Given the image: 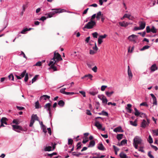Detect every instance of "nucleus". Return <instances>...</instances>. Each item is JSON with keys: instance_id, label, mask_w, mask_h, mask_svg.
<instances>
[{"instance_id": "nucleus-10", "label": "nucleus", "mask_w": 158, "mask_h": 158, "mask_svg": "<svg viewBox=\"0 0 158 158\" xmlns=\"http://www.w3.org/2000/svg\"><path fill=\"white\" fill-rule=\"evenodd\" d=\"M66 89V88H62L60 89V92L61 93L69 95H72L74 94V93L73 92H66L65 91Z\"/></svg>"}, {"instance_id": "nucleus-1", "label": "nucleus", "mask_w": 158, "mask_h": 158, "mask_svg": "<svg viewBox=\"0 0 158 158\" xmlns=\"http://www.w3.org/2000/svg\"><path fill=\"white\" fill-rule=\"evenodd\" d=\"M52 10L53 11L45 15L46 16H47V18L45 16H42L40 19V20L44 21L47 18H51L53 17V15L56 14H60L66 12V10L65 9H61L60 8L52 9Z\"/></svg>"}, {"instance_id": "nucleus-40", "label": "nucleus", "mask_w": 158, "mask_h": 158, "mask_svg": "<svg viewBox=\"0 0 158 158\" xmlns=\"http://www.w3.org/2000/svg\"><path fill=\"white\" fill-rule=\"evenodd\" d=\"M148 141L150 143H152L153 142L152 139L150 135L148 136Z\"/></svg>"}, {"instance_id": "nucleus-41", "label": "nucleus", "mask_w": 158, "mask_h": 158, "mask_svg": "<svg viewBox=\"0 0 158 158\" xmlns=\"http://www.w3.org/2000/svg\"><path fill=\"white\" fill-rule=\"evenodd\" d=\"M26 72V70H24L20 75V76H21V78H23L25 76Z\"/></svg>"}, {"instance_id": "nucleus-13", "label": "nucleus", "mask_w": 158, "mask_h": 158, "mask_svg": "<svg viewBox=\"0 0 158 158\" xmlns=\"http://www.w3.org/2000/svg\"><path fill=\"white\" fill-rule=\"evenodd\" d=\"M52 147L50 146L46 147L44 149V151H50L53 150L55 148V145H53V143H52Z\"/></svg>"}, {"instance_id": "nucleus-51", "label": "nucleus", "mask_w": 158, "mask_h": 158, "mask_svg": "<svg viewBox=\"0 0 158 158\" xmlns=\"http://www.w3.org/2000/svg\"><path fill=\"white\" fill-rule=\"evenodd\" d=\"M8 77L10 79L13 81L14 79V77L12 74H10L8 76Z\"/></svg>"}, {"instance_id": "nucleus-50", "label": "nucleus", "mask_w": 158, "mask_h": 158, "mask_svg": "<svg viewBox=\"0 0 158 158\" xmlns=\"http://www.w3.org/2000/svg\"><path fill=\"white\" fill-rule=\"evenodd\" d=\"M12 123H13L16 124L17 125L19 124V121L17 119H14L12 121Z\"/></svg>"}, {"instance_id": "nucleus-48", "label": "nucleus", "mask_w": 158, "mask_h": 158, "mask_svg": "<svg viewBox=\"0 0 158 158\" xmlns=\"http://www.w3.org/2000/svg\"><path fill=\"white\" fill-rule=\"evenodd\" d=\"M98 35V33L97 32H94L92 33V35L94 38H97Z\"/></svg>"}, {"instance_id": "nucleus-39", "label": "nucleus", "mask_w": 158, "mask_h": 158, "mask_svg": "<svg viewBox=\"0 0 158 158\" xmlns=\"http://www.w3.org/2000/svg\"><path fill=\"white\" fill-rule=\"evenodd\" d=\"M149 47H150V46H149L145 45V46H143L142 48L141 49H140V50L141 51H142L144 50L145 49H148Z\"/></svg>"}, {"instance_id": "nucleus-30", "label": "nucleus", "mask_w": 158, "mask_h": 158, "mask_svg": "<svg viewBox=\"0 0 158 158\" xmlns=\"http://www.w3.org/2000/svg\"><path fill=\"white\" fill-rule=\"evenodd\" d=\"M50 98V96L46 95H44L41 96L40 97L41 99H43L44 100H46L47 99H49Z\"/></svg>"}, {"instance_id": "nucleus-16", "label": "nucleus", "mask_w": 158, "mask_h": 158, "mask_svg": "<svg viewBox=\"0 0 158 158\" xmlns=\"http://www.w3.org/2000/svg\"><path fill=\"white\" fill-rule=\"evenodd\" d=\"M150 69L151 70V72H153L157 70L158 68L156 64H154L151 66L150 68Z\"/></svg>"}, {"instance_id": "nucleus-24", "label": "nucleus", "mask_w": 158, "mask_h": 158, "mask_svg": "<svg viewBox=\"0 0 158 158\" xmlns=\"http://www.w3.org/2000/svg\"><path fill=\"white\" fill-rule=\"evenodd\" d=\"M31 119L33 120L34 121H35V120L39 121V118L37 116V115L36 114H33L31 116Z\"/></svg>"}, {"instance_id": "nucleus-9", "label": "nucleus", "mask_w": 158, "mask_h": 158, "mask_svg": "<svg viewBox=\"0 0 158 158\" xmlns=\"http://www.w3.org/2000/svg\"><path fill=\"white\" fill-rule=\"evenodd\" d=\"M98 98L102 101V103L106 104L107 103V100L103 95H98Z\"/></svg>"}, {"instance_id": "nucleus-60", "label": "nucleus", "mask_w": 158, "mask_h": 158, "mask_svg": "<svg viewBox=\"0 0 158 158\" xmlns=\"http://www.w3.org/2000/svg\"><path fill=\"white\" fill-rule=\"evenodd\" d=\"M146 29V31L147 33H149L151 31V29L149 26H147Z\"/></svg>"}, {"instance_id": "nucleus-4", "label": "nucleus", "mask_w": 158, "mask_h": 158, "mask_svg": "<svg viewBox=\"0 0 158 158\" xmlns=\"http://www.w3.org/2000/svg\"><path fill=\"white\" fill-rule=\"evenodd\" d=\"M96 24L94 21L90 20L87 24L85 25L84 27L85 28L91 29L93 28Z\"/></svg>"}, {"instance_id": "nucleus-26", "label": "nucleus", "mask_w": 158, "mask_h": 158, "mask_svg": "<svg viewBox=\"0 0 158 158\" xmlns=\"http://www.w3.org/2000/svg\"><path fill=\"white\" fill-rule=\"evenodd\" d=\"M95 141L94 140H92L90 142L88 146V147L90 148L93 147L95 145Z\"/></svg>"}, {"instance_id": "nucleus-11", "label": "nucleus", "mask_w": 158, "mask_h": 158, "mask_svg": "<svg viewBox=\"0 0 158 158\" xmlns=\"http://www.w3.org/2000/svg\"><path fill=\"white\" fill-rule=\"evenodd\" d=\"M51 106V104L49 103L46 104L44 106V108L46 109L48 111L49 114L50 116L51 115V111L50 109Z\"/></svg>"}, {"instance_id": "nucleus-28", "label": "nucleus", "mask_w": 158, "mask_h": 158, "mask_svg": "<svg viewBox=\"0 0 158 158\" xmlns=\"http://www.w3.org/2000/svg\"><path fill=\"white\" fill-rule=\"evenodd\" d=\"M65 103L62 100H60L58 102V104L61 107H63L64 106Z\"/></svg>"}, {"instance_id": "nucleus-43", "label": "nucleus", "mask_w": 158, "mask_h": 158, "mask_svg": "<svg viewBox=\"0 0 158 158\" xmlns=\"http://www.w3.org/2000/svg\"><path fill=\"white\" fill-rule=\"evenodd\" d=\"M143 148H144V147L143 146H140L139 147V149H138V150L139 151L141 152H142L144 153L145 152V151L143 150Z\"/></svg>"}, {"instance_id": "nucleus-62", "label": "nucleus", "mask_w": 158, "mask_h": 158, "mask_svg": "<svg viewBox=\"0 0 158 158\" xmlns=\"http://www.w3.org/2000/svg\"><path fill=\"white\" fill-rule=\"evenodd\" d=\"M138 34H139L141 35L143 37H144L145 36L146 34V32L145 31H143V33L142 32H139L138 33Z\"/></svg>"}, {"instance_id": "nucleus-18", "label": "nucleus", "mask_w": 158, "mask_h": 158, "mask_svg": "<svg viewBox=\"0 0 158 158\" xmlns=\"http://www.w3.org/2000/svg\"><path fill=\"white\" fill-rule=\"evenodd\" d=\"M98 93V90L97 89H93V91H91L89 92V94L91 95L94 96Z\"/></svg>"}, {"instance_id": "nucleus-6", "label": "nucleus", "mask_w": 158, "mask_h": 158, "mask_svg": "<svg viewBox=\"0 0 158 158\" xmlns=\"http://www.w3.org/2000/svg\"><path fill=\"white\" fill-rule=\"evenodd\" d=\"M138 36L137 35L132 34L128 37V39L130 41L136 43L138 39Z\"/></svg>"}, {"instance_id": "nucleus-53", "label": "nucleus", "mask_w": 158, "mask_h": 158, "mask_svg": "<svg viewBox=\"0 0 158 158\" xmlns=\"http://www.w3.org/2000/svg\"><path fill=\"white\" fill-rule=\"evenodd\" d=\"M34 122H35V121H34L33 120L31 119L30 120V123L29 124V126L30 127H32L33 126Z\"/></svg>"}, {"instance_id": "nucleus-23", "label": "nucleus", "mask_w": 158, "mask_h": 158, "mask_svg": "<svg viewBox=\"0 0 158 158\" xmlns=\"http://www.w3.org/2000/svg\"><path fill=\"white\" fill-rule=\"evenodd\" d=\"M95 126L98 129H101L102 127V125L98 122L97 121L95 123Z\"/></svg>"}, {"instance_id": "nucleus-32", "label": "nucleus", "mask_w": 158, "mask_h": 158, "mask_svg": "<svg viewBox=\"0 0 158 158\" xmlns=\"http://www.w3.org/2000/svg\"><path fill=\"white\" fill-rule=\"evenodd\" d=\"M119 156L121 158H127V155L123 152H121L119 154Z\"/></svg>"}, {"instance_id": "nucleus-47", "label": "nucleus", "mask_w": 158, "mask_h": 158, "mask_svg": "<svg viewBox=\"0 0 158 158\" xmlns=\"http://www.w3.org/2000/svg\"><path fill=\"white\" fill-rule=\"evenodd\" d=\"M140 106H146L147 107L148 106V105L147 104L146 102H143L141 103L140 104Z\"/></svg>"}, {"instance_id": "nucleus-44", "label": "nucleus", "mask_w": 158, "mask_h": 158, "mask_svg": "<svg viewBox=\"0 0 158 158\" xmlns=\"http://www.w3.org/2000/svg\"><path fill=\"white\" fill-rule=\"evenodd\" d=\"M38 76V75H36L32 80V83L35 82L37 79V77Z\"/></svg>"}, {"instance_id": "nucleus-58", "label": "nucleus", "mask_w": 158, "mask_h": 158, "mask_svg": "<svg viewBox=\"0 0 158 158\" xmlns=\"http://www.w3.org/2000/svg\"><path fill=\"white\" fill-rule=\"evenodd\" d=\"M27 31H28V29L26 28L23 30L21 32V33L22 34H25V32Z\"/></svg>"}, {"instance_id": "nucleus-3", "label": "nucleus", "mask_w": 158, "mask_h": 158, "mask_svg": "<svg viewBox=\"0 0 158 158\" xmlns=\"http://www.w3.org/2000/svg\"><path fill=\"white\" fill-rule=\"evenodd\" d=\"M58 62L56 61L55 60H54L52 59L50 61L48 65L50 67V69H52L54 71L57 70V69L56 66H55L56 64Z\"/></svg>"}, {"instance_id": "nucleus-5", "label": "nucleus", "mask_w": 158, "mask_h": 158, "mask_svg": "<svg viewBox=\"0 0 158 158\" xmlns=\"http://www.w3.org/2000/svg\"><path fill=\"white\" fill-rule=\"evenodd\" d=\"M52 59L57 62L62 60L61 55L58 52H54V56Z\"/></svg>"}, {"instance_id": "nucleus-54", "label": "nucleus", "mask_w": 158, "mask_h": 158, "mask_svg": "<svg viewBox=\"0 0 158 158\" xmlns=\"http://www.w3.org/2000/svg\"><path fill=\"white\" fill-rule=\"evenodd\" d=\"M28 79V74L27 73H26V75L25 76V77L24 78V81L25 82H27Z\"/></svg>"}, {"instance_id": "nucleus-20", "label": "nucleus", "mask_w": 158, "mask_h": 158, "mask_svg": "<svg viewBox=\"0 0 158 158\" xmlns=\"http://www.w3.org/2000/svg\"><path fill=\"white\" fill-rule=\"evenodd\" d=\"M119 24L121 26L124 27H126L129 24L127 22H125V21L119 22Z\"/></svg>"}, {"instance_id": "nucleus-17", "label": "nucleus", "mask_w": 158, "mask_h": 158, "mask_svg": "<svg viewBox=\"0 0 158 158\" xmlns=\"http://www.w3.org/2000/svg\"><path fill=\"white\" fill-rule=\"evenodd\" d=\"M150 95L152 97V98H153V104L154 105H157V99L156 97L154 96V95L152 94H150Z\"/></svg>"}, {"instance_id": "nucleus-56", "label": "nucleus", "mask_w": 158, "mask_h": 158, "mask_svg": "<svg viewBox=\"0 0 158 158\" xmlns=\"http://www.w3.org/2000/svg\"><path fill=\"white\" fill-rule=\"evenodd\" d=\"M39 103L38 101H37L35 103V107L36 109H38L39 108Z\"/></svg>"}, {"instance_id": "nucleus-38", "label": "nucleus", "mask_w": 158, "mask_h": 158, "mask_svg": "<svg viewBox=\"0 0 158 158\" xmlns=\"http://www.w3.org/2000/svg\"><path fill=\"white\" fill-rule=\"evenodd\" d=\"M157 30L154 26H152L151 29V31H152L153 33H156V32Z\"/></svg>"}, {"instance_id": "nucleus-29", "label": "nucleus", "mask_w": 158, "mask_h": 158, "mask_svg": "<svg viewBox=\"0 0 158 158\" xmlns=\"http://www.w3.org/2000/svg\"><path fill=\"white\" fill-rule=\"evenodd\" d=\"M152 132L153 136H157L158 135V129L153 130Z\"/></svg>"}, {"instance_id": "nucleus-57", "label": "nucleus", "mask_w": 158, "mask_h": 158, "mask_svg": "<svg viewBox=\"0 0 158 158\" xmlns=\"http://www.w3.org/2000/svg\"><path fill=\"white\" fill-rule=\"evenodd\" d=\"M92 70L95 73L97 72V67L96 66H95L92 69Z\"/></svg>"}, {"instance_id": "nucleus-42", "label": "nucleus", "mask_w": 158, "mask_h": 158, "mask_svg": "<svg viewBox=\"0 0 158 158\" xmlns=\"http://www.w3.org/2000/svg\"><path fill=\"white\" fill-rule=\"evenodd\" d=\"M88 77L90 80H92V78L93 77V76L91 74H88V75H86L84 76V77Z\"/></svg>"}, {"instance_id": "nucleus-49", "label": "nucleus", "mask_w": 158, "mask_h": 158, "mask_svg": "<svg viewBox=\"0 0 158 158\" xmlns=\"http://www.w3.org/2000/svg\"><path fill=\"white\" fill-rule=\"evenodd\" d=\"M73 140L72 139H69L68 141V144L69 145H72L73 143Z\"/></svg>"}, {"instance_id": "nucleus-8", "label": "nucleus", "mask_w": 158, "mask_h": 158, "mask_svg": "<svg viewBox=\"0 0 158 158\" xmlns=\"http://www.w3.org/2000/svg\"><path fill=\"white\" fill-rule=\"evenodd\" d=\"M8 120V119L7 118L4 117H2L0 120V127H4V124L7 125V122Z\"/></svg>"}, {"instance_id": "nucleus-31", "label": "nucleus", "mask_w": 158, "mask_h": 158, "mask_svg": "<svg viewBox=\"0 0 158 158\" xmlns=\"http://www.w3.org/2000/svg\"><path fill=\"white\" fill-rule=\"evenodd\" d=\"M114 93V92L113 91H112L110 92L107 91L105 92L106 94L108 97H110Z\"/></svg>"}, {"instance_id": "nucleus-14", "label": "nucleus", "mask_w": 158, "mask_h": 158, "mask_svg": "<svg viewBox=\"0 0 158 158\" xmlns=\"http://www.w3.org/2000/svg\"><path fill=\"white\" fill-rule=\"evenodd\" d=\"M13 129L15 131H16L17 130H19L21 131H23V128L21 126L18 125H12Z\"/></svg>"}, {"instance_id": "nucleus-25", "label": "nucleus", "mask_w": 158, "mask_h": 158, "mask_svg": "<svg viewBox=\"0 0 158 158\" xmlns=\"http://www.w3.org/2000/svg\"><path fill=\"white\" fill-rule=\"evenodd\" d=\"M134 110H135L134 114H135V115L136 116H138L141 114L142 115L143 114V113H140L138 111V110L137 109V108H134Z\"/></svg>"}, {"instance_id": "nucleus-33", "label": "nucleus", "mask_w": 158, "mask_h": 158, "mask_svg": "<svg viewBox=\"0 0 158 158\" xmlns=\"http://www.w3.org/2000/svg\"><path fill=\"white\" fill-rule=\"evenodd\" d=\"M127 140L126 139H123L120 142V144L119 145V146L125 145L127 143Z\"/></svg>"}, {"instance_id": "nucleus-22", "label": "nucleus", "mask_w": 158, "mask_h": 158, "mask_svg": "<svg viewBox=\"0 0 158 158\" xmlns=\"http://www.w3.org/2000/svg\"><path fill=\"white\" fill-rule=\"evenodd\" d=\"M98 148L100 150H104V147L103 146L102 143H99L98 145Z\"/></svg>"}, {"instance_id": "nucleus-2", "label": "nucleus", "mask_w": 158, "mask_h": 158, "mask_svg": "<svg viewBox=\"0 0 158 158\" xmlns=\"http://www.w3.org/2000/svg\"><path fill=\"white\" fill-rule=\"evenodd\" d=\"M143 140L141 138L138 136H135L134 139L133 143V144L134 148L136 149L138 148V145H141Z\"/></svg>"}, {"instance_id": "nucleus-36", "label": "nucleus", "mask_w": 158, "mask_h": 158, "mask_svg": "<svg viewBox=\"0 0 158 158\" xmlns=\"http://www.w3.org/2000/svg\"><path fill=\"white\" fill-rule=\"evenodd\" d=\"M81 143L80 142H78L77 143V149H76L77 150H78L80 149L81 148Z\"/></svg>"}, {"instance_id": "nucleus-34", "label": "nucleus", "mask_w": 158, "mask_h": 158, "mask_svg": "<svg viewBox=\"0 0 158 158\" xmlns=\"http://www.w3.org/2000/svg\"><path fill=\"white\" fill-rule=\"evenodd\" d=\"M95 155H97L98 156H94V158H103L105 156L103 155H102L100 156V153H96L95 154Z\"/></svg>"}, {"instance_id": "nucleus-59", "label": "nucleus", "mask_w": 158, "mask_h": 158, "mask_svg": "<svg viewBox=\"0 0 158 158\" xmlns=\"http://www.w3.org/2000/svg\"><path fill=\"white\" fill-rule=\"evenodd\" d=\"M107 86L106 85H102L101 87V90L102 91H104L105 89L107 88Z\"/></svg>"}, {"instance_id": "nucleus-35", "label": "nucleus", "mask_w": 158, "mask_h": 158, "mask_svg": "<svg viewBox=\"0 0 158 158\" xmlns=\"http://www.w3.org/2000/svg\"><path fill=\"white\" fill-rule=\"evenodd\" d=\"M123 134H118L117 135V139L118 140H120L123 138Z\"/></svg>"}, {"instance_id": "nucleus-46", "label": "nucleus", "mask_w": 158, "mask_h": 158, "mask_svg": "<svg viewBox=\"0 0 158 158\" xmlns=\"http://www.w3.org/2000/svg\"><path fill=\"white\" fill-rule=\"evenodd\" d=\"M102 115L106 116H108V113L106 111H105L104 110H102Z\"/></svg>"}, {"instance_id": "nucleus-21", "label": "nucleus", "mask_w": 158, "mask_h": 158, "mask_svg": "<svg viewBox=\"0 0 158 158\" xmlns=\"http://www.w3.org/2000/svg\"><path fill=\"white\" fill-rule=\"evenodd\" d=\"M102 14H102V12L100 11H99L97 13V14H96V17L97 20H100V18L102 16Z\"/></svg>"}, {"instance_id": "nucleus-63", "label": "nucleus", "mask_w": 158, "mask_h": 158, "mask_svg": "<svg viewBox=\"0 0 158 158\" xmlns=\"http://www.w3.org/2000/svg\"><path fill=\"white\" fill-rule=\"evenodd\" d=\"M79 92L84 97H85L86 95H85V92L83 91H80Z\"/></svg>"}, {"instance_id": "nucleus-12", "label": "nucleus", "mask_w": 158, "mask_h": 158, "mask_svg": "<svg viewBox=\"0 0 158 158\" xmlns=\"http://www.w3.org/2000/svg\"><path fill=\"white\" fill-rule=\"evenodd\" d=\"M139 27L141 30L144 29L146 26V22L144 21H140L138 23Z\"/></svg>"}, {"instance_id": "nucleus-37", "label": "nucleus", "mask_w": 158, "mask_h": 158, "mask_svg": "<svg viewBox=\"0 0 158 158\" xmlns=\"http://www.w3.org/2000/svg\"><path fill=\"white\" fill-rule=\"evenodd\" d=\"M72 154L73 156H75L77 157L79 156L80 155H82L81 153H76L75 152H73L72 153Z\"/></svg>"}, {"instance_id": "nucleus-15", "label": "nucleus", "mask_w": 158, "mask_h": 158, "mask_svg": "<svg viewBox=\"0 0 158 158\" xmlns=\"http://www.w3.org/2000/svg\"><path fill=\"white\" fill-rule=\"evenodd\" d=\"M113 131L114 132H123V131L122 130V127L121 126H119L115 128L114 129Z\"/></svg>"}, {"instance_id": "nucleus-45", "label": "nucleus", "mask_w": 158, "mask_h": 158, "mask_svg": "<svg viewBox=\"0 0 158 158\" xmlns=\"http://www.w3.org/2000/svg\"><path fill=\"white\" fill-rule=\"evenodd\" d=\"M57 155V153L56 152H54L51 154H47L48 156H50V157H52L54 155Z\"/></svg>"}, {"instance_id": "nucleus-55", "label": "nucleus", "mask_w": 158, "mask_h": 158, "mask_svg": "<svg viewBox=\"0 0 158 158\" xmlns=\"http://www.w3.org/2000/svg\"><path fill=\"white\" fill-rule=\"evenodd\" d=\"M93 49L96 51H97L98 50V48L97 47L96 45V43H95V46H94L93 47Z\"/></svg>"}, {"instance_id": "nucleus-61", "label": "nucleus", "mask_w": 158, "mask_h": 158, "mask_svg": "<svg viewBox=\"0 0 158 158\" xmlns=\"http://www.w3.org/2000/svg\"><path fill=\"white\" fill-rule=\"evenodd\" d=\"M96 14H95L93 15L91 17L90 20L94 21L93 20L95 18V17H96Z\"/></svg>"}, {"instance_id": "nucleus-27", "label": "nucleus", "mask_w": 158, "mask_h": 158, "mask_svg": "<svg viewBox=\"0 0 158 158\" xmlns=\"http://www.w3.org/2000/svg\"><path fill=\"white\" fill-rule=\"evenodd\" d=\"M137 120L135 119L134 122H133L132 121H130L129 122L131 125L135 127L137 125Z\"/></svg>"}, {"instance_id": "nucleus-7", "label": "nucleus", "mask_w": 158, "mask_h": 158, "mask_svg": "<svg viewBox=\"0 0 158 158\" xmlns=\"http://www.w3.org/2000/svg\"><path fill=\"white\" fill-rule=\"evenodd\" d=\"M147 122L145 119H143L141 124V127L143 128H145L147 126H148L150 122V120L147 118Z\"/></svg>"}, {"instance_id": "nucleus-19", "label": "nucleus", "mask_w": 158, "mask_h": 158, "mask_svg": "<svg viewBox=\"0 0 158 158\" xmlns=\"http://www.w3.org/2000/svg\"><path fill=\"white\" fill-rule=\"evenodd\" d=\"M128 74L129 76V79L131 80L132 78L133 75L130 68L129 66H128Z\"/></svg>"}, {"instance_id": "nucleus-64", "label": "nucleus", "mask_w": 158, "mask_h": 158, "mask_svg": "<svg viewBox=\"0 0 158 158\" xmlns=\"http://www.w3.org/2000/svg\"><path fill=\"white\" fill-rule=\"evenodd\" d=\"M148 155L150 158H154L153 156L151 154V152H148Z\"/></svg>"}, {"instance_id": "nucleus-52", "label": "nucleus", "mask_w": 158, "mask_h": 158, "mask_svg": "<svg viewBox=\"0 0 158 158\" xmlns=\"http://www.w3.org/2000/svg\"><path fill=\"white\" fill-rule=\"evenodd\" d=\"M102 39H101L99 37H98V43L99 44H102Z\"/></svg>"}]
</instances>
